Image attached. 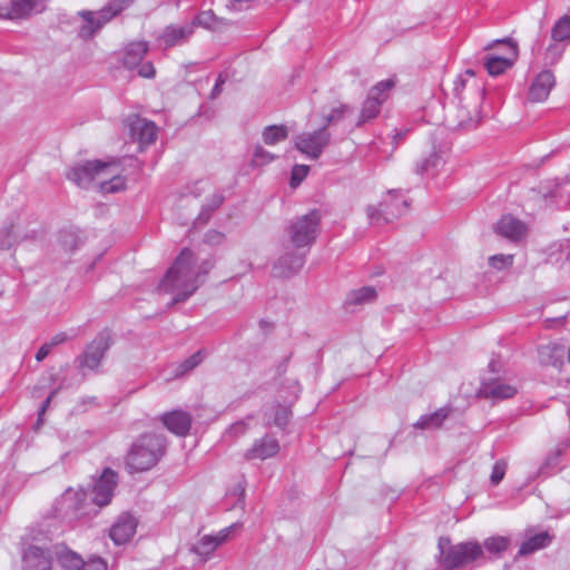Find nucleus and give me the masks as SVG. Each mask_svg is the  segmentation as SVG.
I'll return each instance as SVG.
<instances>
[{
  "label": "nucleus",
  "instance_id": "obj_1",
  "mask_svg": "<svg viewBox=\"0 0 570 570\" xmlns=\"http://www.w3.org/2000/svg\"><path fill=\"white\" fill-rule=\"evenodd\" d=\"M117 484V473L105 469L91 490L67 489L57 500L55 511L58 517L70 522L91 519L98 514L100 508L111 502Z\"/></svg>",
  "mask_w": 570,
  "mask_h": 570
},
{
  "label": "nucleus",
  "instance_id": "obj_2",
  "mask_svg": "<svg viewBox=\"0 0 570 570\" xmlns=\"http://www.w3.org/2000/svg\"><path fill=\"white\" fill-rule=\"evenodd\" d=\"M210 268L209 262L199 263L190 249L184 248L159 283L158 292L170 295L171 303L184 302L204 283Z\"/></svg>",
  "mask_w": 570,
  "mask_h": 570
},
{
  "label": "nucleus",
  "instance_id": "obj_3",
  "mask_svg": "<svg viewBox=\"0 0 570 570\" xmlns=\"http://www.w3.org/2000/svg\"><path fill=\"white\" fill-rule=\"evenodd\" d=\"M453 95L458 99L462 121L478 122L481 119L484 86L473 70L468 69L456 77Z\"/></svg>",
  "mask_w": 570,
  "mask_h": 570
},
{
  "label": "nucleus",
  "instance_id": "obj_4",
  "mask_svg": "<svg viewBox=\"0 0 570 570\" xmlns=\"http://www.w3.org/2000/svg\"><path fill=\"white\" fill-rule=\"evenodd\" d=\"M165 451V439L156 433L142 434L131 445L126 466L130 472H142L157 464Z\"/></svg>",
  "mask_w": 570,
  "mask_h": 570
},
{
  "label": "nucleus",
  "instance_id": "obj_5",
  "mask_svg": "<svg viewBox=\"0 0 570 570\" xmlns=\"http://www.w3.org/2000/svg\"><path fill=\"white\" fill-rule=\"evenodd\" d=\"M346 110L347 107L345 106L335 109L326 116V121L322 127L297 135L294 140L296 149L309 159H317L331 141L327 126L341 118Z\"/></svg>",
  "mask_w": 570,
  "mask_h": 570
},
{
  "label": "nucleus",
  "instance_id": "obj_6",
  "mask_svg": "<svg viewBox=\"0 0 570 570\" xmlns=\"http://www.w3.org/2000/svg\"><path fill=\"white\" fill-rule=\"evenodd\" d=\"M440 563L445 569H454L466 566L478 560L483 550L476 541L452 544L449 538L439 539Z\"/></svg>",
  "mask_w": 570,
  "mask_h": 570
},
{
  "label": "nucleus",
  "instance_id": "obj_7",
  "mask_svg": "<svg viewBox=\"0 0 570 570\" xmlns=\"http://www.w3.org/2000/svg\"><path fill=\"white\" fill-rule=\"evenodd\" d=\"M122 3L124 2H109L99 11H79L78 14L82 18V24L79 30L80 37L83 39L94 37L104 24L125 9Z\"/></svg>",
  "mask_w": 570,
  "mask_h": 570
},
{
  "label": "nucleus",
  "instance_id": "obj_8",
  "mask_svg": "<svg viewBox=\"0 0 570 570\" xmlns=\"http://www.w3.org/2000/svg\"><path fill=\"white\" fill-rule=\"evenodd\" d=\"M407 203L397 191H389L379 207L370 205L366 208L371 224L390 223L406 212Z\"/></svg>",
  "mask_w": 570,
  "mask_h": 570
},
{
  "label": "nucleus",
  "instance_id": "obj_9",
  "mask_svg": "<svg viewBox=\"0 0 570 570\" xmlns=\"http://www.w3.org/2000/svg\"><path fill=\"white\" fill-rule=\"evenodd\" d=\"M320 219V212L314 209L292 223L291 242L296 248L307 247L315 240Z\"/></svg>",
  "mask_w": 570,
  "mask_h": 570
},
{
  "label": "nucleus",
  "instance_id": "obj_10",
  "mask_svg": "<svg viewBox=\"0 0 570 570\" xmlns=\"http://www.w3.org/2000/svg\"><path fill=\"white\" fill-rule=\"evenodd\" d=\"M242 528V523L235 522L218 531L216 534H205L191 547V551L207 560L214 551L227 540H229L237 530Z\"/></svg>",
  "mask_w": 570,
  "mask_h": 570
},
{
  "label": "nucleus",
  "instance_id": "obj_11",
  "mask_svg": "<svg viewBox=\"0 0 570 570\" xmlns=\"http://www.w3.org/2000/svg\"><path fill=\"white\" fill-rule=\"evenodd\" d=\"M394 87L392 79L383 80L377 82L368 92L366 100L364 101L363 108L360 115L361 125L375 118L380 110L381 105L386 100L389 91Z\"/></svg>",
  "mask_w": 570,
  "mask_h": 570
},
{
  "label": "nucleus",
  "instance_id": "obj_12",
  "mask_svg": "<svg viewBox=\"0 0 570 570\" xmlns=\"http://www.w3.org/2000/svg\"><path fill=\"white\" fill-rule=\"evenodd\" d=\"M109 169L108 166H99V160H90L72 167L68 178L78 186L87 188L96 184V178H101Z\"/></svg>",
  "mask_w": 570,
  "mask_h": 570
},
{
  "label": "nucleus",
  "instance_id": "obj_13",
  "mask_svg": "<svg viewBox=\"0 0 570 570\" xmlns=\"http://www.w3.org/2000/svg\"><path fill=\"white\" fill-rule=\"evenodd\" d=\"M109 346V334L107 332L99 333L79 357L80 366L88 370H96L100 365V362Z\"/></svg>",
  "mask_w": 570,
  "mask_h": 570
},
{
  "label": "nucleus",
  "instance_id": "obj_14",
  "mask_svg": "<svg viewBox=\"0 0 570 570\" xmlns=\"http://www.w3.org/2000/svg\"><path fill=\"white\" fill-rule=\"evenodd\" d=\"M505 48L504 56L489 55L485 57L484 66L491 76H498L510 68L518 57V46L511 40H497Z\"/></svg>",
  "mask_w": 570,
  "mask_h": 570
},
{
  "label": "nucleus",
  "instance_id": "obj_15",
  "mask_svg": "<svg viewBox=\"0 0 570 570\" xmlns=\"http://www.w3.org/2000/svg\"><path fill=\"white\" fill-rule=\"evenodd\" d=\"M43 10V2H0V20L27 19Z\"/></svg>",
  "mask_w": 570,
  "mask_h": 570
},
{
  "label": "nucleus",
  "instance_id": "obj_16",
  "mask_svg": "<svg viewBox=\"0 0 570 570\" xmlns=\"http://www.w3.org/2000/svg\"><path fill=\"white\" fill-rule=\"evenodd\" d=\"M51 551L48 547L30 544L22 554L23 570H50Z\"/></svg>",
  "mask_w": 570,
  "mask_h": 570
},
{
  "label": "nucleus",
  "instance_id": "obj_17",
  "mask_svg": "<svg viewBox=\"0 0 570 570\" xmlns=\"http://www.w3.org/2000/svg\"><path fill=\"white\" fill-rule=\"evenodd\" d=\"M194 33V23L169 24L158 37L159 45L164 49L181 46L188 41Z\"/></svg>",
  "mask_w": 570,
  "mask_h": 570
},
{
  "label": "nucleus",
  "instance_id": "obj_18",
  "mask_svg": "<svg viewBox=\"0 0 570 570\" xmlns=\"http://www.w3.org/2000/svg\"><path fill=\"white\" fill-rule=\"evenodd\" d=\"M137 525L138 521L134 515L124 513L111 527L110 539L118 546L127 543L136 533Z\"/></svg>",
  "mask_w": 570,
  "mask_h": 570
},
{
  "label": "nucleus",
  "instance_id": "obj_19",
  "mask_svg": "<svg viewBox=\"0 0 570 570\" xmlns=\"http://www.w3.org/2000/svg\"><path fill=\"white\" fill-rule=\"evenodd\" d=\"M279 451V443L273 435H265L256 440L252 448L245 453L246 460H267L275 456Z\"/></svg>",
  "mask_w": 570,
  "mask_h": 570
},
{
  "label": "nucleus",
  "instance_id": "obj_20",
  "mask_svg": "<svg viewBox=\"0 0 570 570\" xmlns=\"http://www.w3.org/2000/svg\"><path fill=\"white\" fill-rule=\"evenodd\" d=\"M99 166L110 167L101 178H96V185L101 193H117L125 188V178L120 175L118 164L99 161Z\"/></svg>",
  "mask_w": 570,
  "mask_h": 570
},
{
  "label": "nucleus",
  "instance_id": "obj_21",
  "mask_svg": "<svg viewBox=\"0 0 570 570\" xmlns=\"http://www.w3.org/2000/svg\"><path fill=\"white\" fill-rule=\"evenodd\" d=\"M556 85L554 76L549 70L541 71L532 81L528 98L533 102L544 101Z\"/></svg>",
  "mask_w": 570,
  "mask_h": 570
},
{
  "label": "nucleus",
  "instance_id": "obj_22",
  "mask_svg": "<svg viewBox=\"0 0 570 570\" xmlns=\"http://www.w3.org/2000/svg\"><path fill=\"white\" fill-rule=\"evenodd\" d=\"M527 230L528 228L525 224L512 215L502 216L501 219L494 225V232L497 234L513 242L523 238L527 234Z\"/></svg>",
  "mask_w": 570,
  "mask_h": 570
},
{
  "label": "nucleus",
  "instance_id": "obj_23",
  "mask_svg": "<svg viewBox=\"0 0 570 570\" xmlns=\"http://www.w3.org/2000/svg\"><path fill=\"white\" fill-rule=\"evenodd\" d=\"M131 137L139 142L140 146L153 144L157 137V127L153 121L135 118L129 124Z\"/></svg>",
  "mask_w": 570,
  "mask_h": 570
},
{
  "label": "nucleus",
  "instance_id": "obj_24",
  "mask_svg": "<svg viewBox=\"0 0 570 570\" xmlns=\"http://www.w3.org/2000/svg\"><path fill=\"white\" fill-rule=\"evenodd\" d=\"M163 423L170 432L184 436L190 429L191 417L187 412L175 410L164 414Z\"/></svg>",
  "mask_w": 570,
  "mask_h": 570
},
{
  "label": "nucleus",
  "instance_id": "obj_25",
  "mask_svg": "<svg viewBox=\"0 0 570 570\" xmlns=\"http://www.w3.org/2000/svg\"><path fill=\"white\" fill-rule=\"evenodd\" d=\"M28 237L29 233L20 222L12 223L0 229V248L9 249Z\"/></svg>",
  "mask_w": 570,
  "mask_h": 570
},
{
  "label": "nucleus",
  "instance_id": "obj_26",
  "mask_svg": "<svg viewBox=\"0 0 570 570\" xmlns=\"http://www.w3.org/2000/svg\"><path fill=\"white\" fill-rule=\"evenodd\" d=\"M304 264L303 255L286 253L278 258L274 265V272L277 276L288 277L297 273Z\"/></svg>",
  "mask_w": 570,
  "mask_h": 570
},
{
  "label": "nucleus",
  "instance_id": "obj_27",
  "mask_svg": "<svg viewBox=\"0 0 570 570\" xmlns=\"http://www.w3.org/2000/svg\"><path fill=\"white\" fill-rule=\"evenodd\" d=\"M481 392L485 397H491L493 400H505L514 396L518 392V389L512 384L495 380L483 383Z\"/></svg>",
  "mask_w": 570,
  "mask_h": 570
},
{
  "label": "nucleus",
  "instance_id": "obj_28",
  "mask_svg": "<svg viewBox=\"0 0 570 570\" xmlns=\"http://www.w3.org/2000/svg\"><path fill=\"white\" fill-rule=\"evenodd\" d=\"M148 51V42L134 41L128 43L124 49L122 61L128 69L138 67Z\"/></svg>",
  "mask_w": 570,
  "mask_h": 570
},
{
  "label": "nucleus",
  "instance_id": "obj_29",
  "mask_svg": "<svg viewBox=\"0 0 570 570\" xmlns=\"http://www.w3.org/2000/svg\"><path fill=\"white\" fill-rule=\"evenodd\" d=\"M51 553L56 556L59 564L65 569L80 570L83 566L81 556L63 544L56 546Z\"/></svg>",
  "mask_w": 570,
  "mask_h": 570
},
{
  "label": "nucleus",
  "instance_id": "obj_30",
  "mask_svg": "<svg viewBox=\"0 0 570 570\" xmlns=\"http://www.w3.org/2000/svg\"><path fill=\"white\" fill-rule=\"evenodd\" d=\"M566 348L557 343H549L539 347L540 362L553 366L562 364Z\"/></svg>",
  "mask_w": 570,
  "mask_h": 570
},
{
  "label": "nucleus",
  "instance_id": "obj_31",
  "mask_svg": "<svg viewBox=\"0 0 570 570\" xmlns=\"http://www.w3.org/2000/svg\"><path fill=\"white\" fill-rule=\"evenodd\" d=\"M552 541V537L543 531L528 538L520 547L519 556H528L538 550L547 548Z\"/></svg>",
  "mask_w": 570,
  "mask_h": 570
},
{
  "label": "nucleus",
  "instance_id": "obj_32",
  "mask_svg": "<svg viewBox=\"0 0 570 570\" xmlns=\"http://www.w3.org/2000/svg\"><path fill=\"white\" fill-rule=\"evenodd\" d=\"M288 137V129L284 125L267 126L262 131V138L265 145L275 146L283 142Z\"/></svg>",
  "mask_w": 570,
  "mask_h": 570
},
{
  "label": "nucleus",
  "instance_id": "obj_33",
  "mask_svg": "<svg viewBox=\"0 0 570 570\" xmlns=\"http://www.w3.org/2000/svg\"><path fill=\"white\" fill-rule=\"evenodd\" d=\"M450 410L442 407L435 411L432 414L422 415L419 421L415 423V426L419 429H438L442 425V423L449 416Z\"/></svg>",
  "mask_w": 570,
  "mask_h": 570
},
{
  "label": "nucleus",
  "instance_id": "obj_34",
  "mask_svg": "<svg viewBox=\"0 0 570 570\" xmlns=\"http://www.w3.org/2000/svg\"><path fill=\"white\" fill-rule=\"evenodd\" d=\"M376 291L372 286H364L348 293L346 303L352 305H362L374 301Z\"/></svg>",
  "mask_w": 570,
  "mask_h": 570
},
{
  "label": "nucleus",
  "instance_id": "obj_35",
  "mask_svg": "<svg viewBox=\"0 0 570 570\" xmlns=\"http://www.w3.org/2000/svg\"><path fill=\"white\" fill-rule=\"evenodd\" d=\"M553 41L564 42L570 40V14L562 16L553 26L551 31Z\"/></svg>",
  "mask_w": 570,
  "mask_h": 570
},
{
  "label": "nucleus",
  "instance_id": "obj_36",
  "mask_svg": "<svg viewBox=\"0 0 570 570\" xmlns=\"http://www.w3.org/2000/svg\"><path fill=\"white\" fill-rule=\"evenodd\" d=\"M278 156L265 149L262 145H256L253 149L250 165L253 167H264L276 160Z\"/></svg>",
  "mask_w": 570,
  "mask_h": 570
},
{
  "label": "nucleus",
  "instance_id": "obj_37",
  "mask_svg": "<svg viewBox=\"0 0 570 570\" xmlns=\"http://www.w3.org/2000/svg\"><path fill=\"white\" fill-rule=\"evenodd\" d=\"M194 26L198 24L207 29L216 30L225 23V19L218 18L212 10L200 12L194 20Z\"/></svg>",
  "mask_w": 570,
  "mask_h": 570
},
{
  "label": "nucleus",
  "instance_id": "obj_38",
  "mask_svg": "<svg viewBox=\"0 0 570 570\" xmlns=\"http://www.w3.org/2000/svg\"><path fill=\"white\" fill-rule=\"evenodd\" d=\"M79 244V238L75 232L65 230L61 232L58 236L57 245L60 250H63L66 254L72 253Z\"/></svg>",
  "mask_w": 570,
  "mask_h": 570
},
{
  "label": "nucleus",
  "instance_id": "obj_39",
  "mask_svg": "<svg viewBox=\"0 0 570 570\" xmlns=\"http://www.w3.org/2000/svg\"><path fill=\"white\" fill-rule=\"evenodd\" d=\"M509 543L510 540L508 537L497 535L485 539L483 547L490 553L500 554L508 549Z\"/></svg>",
  "mask_w": 570,
  "mask_h": 570
},
{
  "label": "nucleus",
  "instance_id": "obj_40",
  "mask_svg": "<svg viewBox=\"0 0 570 570\" xmlns=\"http://www.w3.org/2000/svg\"><path fill=\"white\" fill-rule=\"evenodd\" d=\"M566 50V45L563 42L553 41L544 53V63L546 65H556L562 57Z\"/></svg>",
  "mask_w": 570,
  "mask_h": 570
},
{
  "label": "nucleus",
  "instance_id": "obj_41",
  "mask_svg": "<svg viewBox=\"0 0 570 570\" xmlns=\"http://www.w3.org/2000/svg\"><path fill=\"white\" fill-rule=\"evenodd\" d=\"M442 164L441 157L433 153L431 154L426 159H424L422 163L416 165V173L417 174H431L434 175L438 167Z\"/></svg>",
  "mask_w": 570,
  "mask_h": 570
},
{
  "label": "nucleus",
  "instance_id": "obj_42",
  "mask_svg": "<svg viewBox=\"0 0 570 570\" xmlns=\"http://www.w3.org/2000/svg\"><path fill=\"white\" fill-rule=\"evenodd\" d=\"M513 264V255L511 254H497L489 257V265L498 271H503L511 267Z\"/></svg>",
  "mask_w": 570,
  "mask_h": 570
},
{
  "label": "nucleus",
  "instance_id": "obj_43",
  "mask_svg": "<svg viewBox=\"0 0 570 570\" xmlns=\"http://www.w3.org/2000/svg\"><path fill=\"white\" fill-rule=\"evenodd\" d=\"M224 202V197L219 193H214L209 199V202L203 206V210L199 214L198 219L202 222H206L209 217L212 210L218 208Z\"/></svg>",
  "mask_w": 570,
  "mask_h": 570
},
{
  "label": "nucleus",
  "instance_id": "obj_44",
  "mask_svg": "<svg viewBox=\"0 0 570 570\" xmlns=\"http://www.w3.org/2000/svg\"><path fill=\"white\" fill-rule=\"evenodd\" d=\"M202 360H203V356H202L200 352L193 354L190 357H188L187 360L181 362L179 365H177L175 375L179 376V375L186 374L187 372L195 368L202 362Z\"/></svg>",
  "mask_w": 570,
  "mask_h": 570
},
{
  "label": "nucleus",
  "instance_id": "obj_45",
  "mask_svg": "<svg viewBox=\"0 0 570 570\" xmlns=\"http://www.w3.org/2000/svg\"><path fill=\"white\" fill-rule=\"evenodd\" d=\"M309 167L307 165H295L291 174V186L297 187L307 176Z\"/></svg>",
  "mask_w": 570,
  "mask_h": 570
},
{
  "label": "nucleus",
  "instance_id": "obj_46",
  "mask_svg": "<svg viewBox=\"0 0 570 570\" xmlns=\"http://www.w3.org/2000/svg\"><path fill=\"white\" fill-rule=\"evenodd\" d=\"M505 471H507V463L504 461L495 462L492 468V473L490 476L491 483L493 485H498L504 478Z\"/></svg>",
  "mask_w": 570,
  "mask_h": 570
},
{
  "label": "nucleus",
  "instance_id": "obj_47",
  "mask_svg": "<svg viewBox=\"0 0 570 570\" xmlns=\"http://www.w3.org/2000/svg\"><path fill=\"white\" fill-rule=\"evenodd\" d=\"M289 409L287 406H279L277 407L275 415H274V424L276 426L283 428L287 424L289 420Z\"/></svg>",
  "mask_w": 570,
  "mask_h": 570
},
{
  "label": "nucleus",
  "instance_id": "obj_48",
  "mask_svg": "<svg viewBox=\"0 0 570 570\" xmlns=\"http://www.w3.org/2000/svg\"><path fill=\"white\" fill-rule=\"evenodd\" d=\"M156 70L151 62H144L138 65V75L142 78H154Z\"/></svg>",
  "mask_w": 570,
  "mask_h": 570
},
{
  "label": "nucleus",
  "instance_id": "obj_49",
  "mask_svg": "<svg viewBox=\"0 0 570 570\" xmlns=\"http://www.w3.org/2000/svg\"><path fill=\"white\" fill-rule=\"evenodd\" d=\"M51 350L52 347L48 342L42 344L38 352L36 353V360L38 362L43 361L50 354Z\"/></svg>",
  "mask_w": 570,
  "mask_h": 570
},
{
  "label": "nucleus",
  "instance_id": "obj_50",
  "mask_svg": "<svg viewBox=\"0 0 570 570\" xmlns=\"http://www.w3.org/2000/svg\"><path fill=\"white\" fill-rule=\"evenodd\" d=\"M206 239L210 244H219L224 239V235L216 230H209L206 234Z\"/></svg>",
  "mask_w": 570,
  "mask_h": 570
},
{
  "label": "nucleus",
  "instance_id": "obj_51",
  "mask_svg": "<svg viewBox=\"0 0 570 570\" xmlns=\"http://www.w3.org/2000/svg\"><path fill=\"white\" fill-rule=\"evenodd\" d=\"M224 82H225V78L222 75H219V77L217 78L216 83L212 90V94H210V97L213 99H215L220 94L222 86Z\"/></svg>",
  "mask_w": 570,
  "mask_h": 570
},
{
  "label": "nucleus",
  "instance_id": "obj_52",
  "mask_svg": "<svg viewBox=\"0 0 570 570\" xmlns=\"http://www.w3.org/2000/svg\"><path fill=\"white\" fill-rule=\"evenodd\" d=\"M68 340V336L66 333H58L56 334L48 343L53 348L55 346L65 343Z\"/></svg>",
  "mask_w": 570,
  "mask_h": 570
},
{
  "label": "nucleus",
  "instance_id": "obj_53",
  "mask_svg": "<svg viewBox=\"0 0 570 570\" xmlns=\"http://www.w3.org/2000/svg\"><path fill=\"white\" fill-rule=\"evenodd\" d=\"M55 394H56V391H52L50 393V395L43 402V404H42V406H41V409L39 411V419H41V416L45 414V412H46L47 407L49 406V404H50V402H51V400H52Z\"/></svg>",
  "mask_w": 570,
  "mask_h": 570
},
{
  "label": "nucleus",
  "instance_id": "obj_54",
  "mask_svg": "<svg viewBox=\"0 0 570 570\" xmlns=\"http://www.w3.org/2000/svg\"><path fill=\"white\" fill-rule=\"evenodd\" d=\"M234 494L237 495L238 501H243L245 497V488L242 484H238L234 490Z\"/></svg>",
  "mask_w": 570,
  "mask_h": 570
},
{
  "label": "nucleus",
  "instance_id": "obj_55",
  "mask_svg": "<svg viewBox=\"0 0 570 570\" xmlns=\"http://www.w3.org/2000/svg\"><path fill=\"white\" fill-rule=\"evenodd\" d=\"M245 431V424L244 423H236L230 428V432L235 435L238 433H243Z\"/></svg>",
  "mask_w": 570,
  "mask_h": 570
},
{
  "label": "nucleus",
  "instance_id": "obj_56",
  "mask_svg": "<svg viewBox=\"0 0 570 570\" xmlns=\"http://www.w3.org/2000/svg\"><path fill=\"white\" fill-rule=\"evenodd\" d=\"M568 360L570 362V345H569V348H568Z\"/></svg>",
  "mask_w": 570,
  "mask_h": 570
}]
</instances>
